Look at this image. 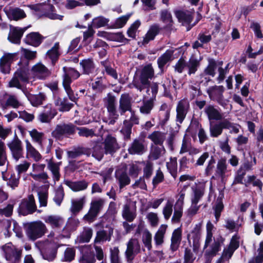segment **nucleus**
Segmentation results:
<instances>
[{
	"label": "nucleus",
	"mask_w": 263,
	"mask_h": 263,
	"mask_svg": "<svg viewBox=\"0 0 263 263\" xmlns=\"http://www.w3.org/2000/svg\"><path fill=\"white\" fill-rule=\"evenodd\" d=\"M64 73L63 74V85L69 98V99L76 102L78 98L74 95L73 91L70 87L72 78L73 79H78L80 76V73L72 68L63 67Z\"/></svg>",
	"instance_id": "obj_1"
},
{
	"label": "nucleus",
	"mask_w": 263,
	"mask_h": 263,
	"mask_svg": "<svg viewBox=\"0 0 263 263\" xmlns=\"http://www.w3.org/2000/svg\"><path fill=\"white\" fill-rule=\"evenodd\" d=\"M46 225L41 221H35L28 223L26 227V234L28 238L35 240L41 238L47 232Z\"/></svg>",
	"instance_id": "obj_2"
},
{
	"label": "nucleus",
	"mask_w": 263,
	"mask_h": 263,
	"mask_svg": "<svg viewBox=\"0 0 263 263\" xmlns=\"http://www.w3.org/2000/svg\"><path fill=\"white\" fill-rule=\"evenodd\" d=\"M205 189L204 183H199L195 187H192L193 195L191 198V205L187 210L189 215H195L199 209L200 206L197 204L204 195Z\"/></svg>",
	"instance_id": "obj_3"
},
{
	"label": "nucleus",
	"mask_w": 263,
	"mask_h": 263,
	"mask_svg": "<svg viewBox=\"0 0 263 263\" xmlns=\"http://www.w3.org/2000/svg\"><path fill=\"white\" fill-rule=\"evenodd\" d=\"M224 91L225 88L223 86L214 85L209 87L206 90V92L211 100L217 102L224 108H226L229 100L224 98L223 92Z\"/></svg>",
	"instance_id": "obj_4"
},
{
	"label": "nucleus",
	"mask_w": 263,
	"mask_h": 263,
	"mask_svg": "<svg viewBox=\"0 0 263 263\" xmlns=\"http://www.w3.org/2000/svg\"><path fill=\"white\" fill-rule=\"evenodd\" d=\"M104 203L105 200L102 198L92 200L88 213L83 218V220L88 222L95 221Z\"/></svg>",
	"instance_id": "obj_5"
},
{
	"label": "nucleus",
	"mask_w": 263,
	"mask_h": 263,
	"mask_svg": "<svg viewBox=\"0 0 263 263\" xmlns=\"http://www.w3.org/2000/svg\"><path fill=\"white\" fill-rule=\"evenodd\" d=\"M194 14L195 13L193 11L178 10L175 11V15L179 22L186 27L187 31L197 23V22L193 23Z\"/></svg>",
	"instance_id": "obj_6"
},
{
	"label": "nucleus",
	"mask_w": 263,
	"mask_h": 263,
	"mask_svg": "<svg viewBox=\"0 0 263 263\" xmlns=\"http://www.w3.org/2000/svg\"><path fill=\"white\" fill-rule=\"evenodd\" d=\"M5 256L7 260L12 263L18 262L22 256V250L16 248L11 243H8L3 247Z\"/></svg>",
	"instance_id": "obj_7"
},
{
	"label": "nucleus",
	"mask_w": 263,
	"mask_h": 263,
	"mask_svg": "<svg viewBox=\"0 0 263 263\" xmlns=\"http://www.w3.org/2000/svg\"><path fill=\"white\" fill-rule=\"evenodd\" d=\"M103 101L109 116L111 118L109 123L113 124L115 122V120L119 117L116 107V97L110 93H108L107 96L104 98Z\"/></svg>",
	"instance_id": "obj_8"
},
{
	"label": "nucleus",
	"mask_w": 263,
	"mask_h": 263,
	"mask_svg": "<svg viewBox=\"0 0 263 263\" xmlns=\"http://www.w3.org/2000/svg\"><path fill=\"white\" fill-rule=\"evenodd\" d=\"M7 146L10 151L13 158L15 160L17 161L23 157L24 149L22 142L17 137L10 141L7 144Z\"/></svg>",
	"instance_id": "obj_9"
},
{
	"label": "nucleus",
	"mask_w": 263,
	"mask_h": 263,
	"mask_svg": "<svg viewBox=\"0 0 263 263\" xmlns=\"http://www.w3.org/2000/svg\"><path fill=\"white\" fill-rule=\"evenodd\" d=\"M20 212L23 214H32L35 211L40 213L41 211L36 209L35 199L32 195H30L27 199L21 202L19 207Z\"/></svg>",
	"instance_id": "obj_10"
},
{
	"label": "nucleus",
	"mask_w": 263,
	"mask_h": 263,
	"mask_svg": "<svg viewBox=\"0 0 263 263\" xmlns=\"http://www.w3.org/2000/svg\"><path fill=\"white\" fill-rule=\"evenodd\" d=\"M76 127L72 124L58 125L52 132L53 137L60 139L63 136H68L75 133Z\"/></svg>",
	"instance_id": "obj_11"
},
{
	"label": "nucleus",
	"mask_w": 263,
	"mask_h": 263,
	"mask_svg": "<svg viewBox=\"0 0 263 263\" xmlns=\"http://www.w3.org/2000/svg\"><path fill=\"white\" fill-rule=\"evenodd\" d=\"M140 251V246L137 239H131L127 244L125 255L127 261L129 263L134 258L135 256Z\"/></svg>",
	"instance_id": "obj_12"
},
{
	"label": "nucleus",
	"mask_w": 263,
	"mask_h": 263,
	"mask_svg": "<svg viewBox=\"0 0 263 263\" xmlns=\"http://www.w3.org/2000/svg\"><path fill=\"white\" fill-rule=\"evenodd\" d=\"M16 53H5L0 59V69L4 73H8L10 70V64L14 61Z\"/></svg>",
	"instance_id": "obj_13"
},
{
	"label": "nucleus",
	"mask_w": 263,
	"mask_h": 263,
	"mask_svg": "<svg viewBox=\"0 0 263 263\" xmlns=\"http://www.w3.org/2000/svg\"><path fill=\"white\" fill-rule=\"evenodd\" d=\"M190 108V103L187 99L180 100L177 106V121L181 123L186 117Z\"/></svg>",
	"instance_id": "obj_14"
},
{
	"label": "nucleus",
	"mask_w": 263,
	"mask_h": 263,
	"mask_svg": "<svg viewBox=\"0 0 263 263\" xmlns=\"http://www.w3.org/2000/svg\"><path fill=\"white\" fill-rule=\"evenodd\" d=\"M103 144L105 154L112 155L120 148L116 138L108 135L105 138Z\"/></svg>",
	"instance_id": "obj_15"
},
{
	"label": "nucleus",
	"mask_w": 263,
	"mask_h": 263,
	"mask_svg": "<svg viewBox=\"0 0 263 263\" xmlns=\"http://www.w3.org/2000/svg\"><path fill=\"white\" fill-rule=\"evenodd\" d=\"M132 97L128 93L122 94L119 99V112L123 115L126 111H132Z\"/></svg>",
	"instance_id": "obj_16"
},
{
	"label": "nucleus",
	"mask_w": 263,
	"mask_h": 263,
	"mask_svg": "<svg viewBox=\"0 0 263 263\" xmlns=\"http://www.w3.org/2000/svg\"><path fill=\"white\" fill-rule=\"evenodd\" d=\"M223 241L224 239L221 236H219L216 239H214V241L210 246V248L205 251V255L209 258L216 256L217 253L220 250L221 247L223 245Z\"/></svg>",
	"instance_id": "obj_17"
},
{
	"label": "nucleus",
	"mask_w": 263,
	"mask_h": 263,
	"mask_svg": "<svg viewBox=\"0 0 263 263\" xmlns=\"http://www.w3.org/2000/svg\"><path fill=\"white\" fill-rule=\"evenodd\" d=\"M57 114L56 110L52 108L50 104L47 105L45 110L39 115L38 119L42 123H49Z\"/></svg>",
	"instance_id": "obj_18"
},
{
	"label": "nucleus",
	"mask_w": 263,
	"mask_h": 263,
	"mask_svg": "<svg viewBox=\"0 0 263 263\" xmlns=\"http://www.w3.org/2000/svg\"><path fill=\"white\" fill-rule=\"evenodd\" d=\"M224 119L217 122H211L209 131L212 137L216 138L221 135L222 130L225 129Z\"/></svg>",
	"instance_id": "obj_19"
},
{
	"label": "nucleus",
	"mask_w": 263,
	"mask_h": 263,
	"mask_svg": "<svg viewBox=\"0 0 263 263\" xmlns=\"http://www.w3.org/2000/svg\"><path fill=\"white\" fill-rule=\"evenodd\" d=\"M201 227L202 222H199L195 224L191 233L187 235L189 241L191 239L193 240L194 250L195 247L198 244L199 240L201 236Z\"/></svg>",
	"instance_id": "obj_20"
},
{
	"label": "nucleus",
	"mask_w": 263,
	"mask_h": 263,
	"mask_svg": "<svg viewBox=\"0 0 263 263\" xmlns=\"http://www.w3.org/2000/svg\"><path fill=\"white\" fill-rule=\"evenodd\" d=\"M154 76V70L150 65L143 67L142 69L140 80L141 84L145 86L149 84V79H152Z\"/></svg>",
	"instance_id": "obj_21"
},
{
	"label": "nucleus",
	"mask_w": 263,
	"mask_h": 263,
	"mask_svg": "<svg viewBox=\"0 0 263 263\" xmlns=\"http://www.w3.org/2000/svg\"><path fill=\"white\" fill-rule=\"evenodd\" d=\"M47 168L51 172L53 180L58 181L60 178V168L61 162H55L52 159L47 160Z\"/></svg>",
	"instance_id": "obj_22"
},
{
	"label": "nucleus",
	"mask_w": 263,
	"mask_h": 263,
	"mask_svg": "<svg viewBox=\"0 0 263 263\" xmlns=\"http://www.w3.org/2000/svg\"><path fill=\"white\" fill-rule=\"evenodd\" d=\"M29 62H24L25 66L18 68L14 73L15 76L22 82L28 83L29 79V70L28 67Z\"/></svg>",
	"instance_id": "obj_23"
},
{
	"label": "nucleus",
	"mask_w": 263,
	"mask_h": 263,
	"mask_svg": "<svg viewBox=\"0 0 263 263\" xmlns=\"http://www.w3.org/2000/svg\"><path fill=\"white\" fill-rule=\"evenodd\" d=\"M182 238V231L180 228L176 229L173 232L171 238L170 250L172 252L177 251Z\"/></svg>",
	"instance_id": "obj_24"
},
{
	"label": "nucleus",
	"mask_w": 263,
	"mask_h": 263,
	"mask_svg": "<svg viewBox=\"0 0 263 263\" xmlns=\"http://www.w3.org/2000/svg\"><path fill=\"white\" fill-rule=\"evenodd\" d=\"M45 222L50 225L52 229H59L64 223V219L60 216L50 215L44 218Z\"/></svg>",
	"instance_id": "obj_25"
},
{
	"label": "nucleus",
	"mask_w": 263,
	"mask_h": 263,
	"mask_svg": "<svg viewBox=\"0 0 263 263\" xmlns=\"http://www.w3.org/2000/svg\"><path fill=\"white\" fill-rule=\"evenodd\" d=\"M122 215L124 219L132 222L136 217V209L132 208L130 202L127 203L123 206Z\"/></svg>",
	"instance_id": "obj_26"
},
{
	"label": "nucleus",
	"mask_w": 263,
	"mask_h": 263,
	"mask_svg": "<svg viewBox=\"0 0 263 263\" xmlns=\"http://www.w3.org/2000/svg\"><path fill=\"white\" fill-rule=\"evenodd\" d=\"M204 111L209 120H221L222 119V114L213 105L206 106L204 109Z\"/></svg>",
	"instance_id": "obj_27"
},
{
	"label": "nucleus",
	"mask_w": 263,
	"mask_h": 263,
	"mask_svg": "<svg viewBox=\"0 0 263 263\" xmlns=\"http://www.w3.org/2000/svg\"><path fill=\"white\" fill-rule=\"evenodd\" d=\"M5 99H6V102L0 100V105L3 109L7 108L8 106L17 108L21 105V103L14 96L5 95Z\"/></svg>",
	"instance_id": "obj_28"
},
{
	"label": "nucleus",
	"mask_w": 263,
	"mask_h": 263,
	"mask_svg": "<svg viewBox=\"0 0 263 263\" xmlns=\"http://www.w3.org/2000/svg\"><path fill=\"white\" fill-rule=\"evenodd\" d=\"M31 70L41 79H45L51 73L50 70L41 63H37L33 66Z\"/></svg>",
	"instance_id": "obj_29"
},
{
	"label": "nucleus",
	"mask_w": 263,
	"mask_h": 263,
	"mask_svg": "<svg viewBox=\"0 0 263 263\" xmlns=\"http://www.w3.org/2000/svg\"><path fill=\"white\" fill-rule=\"evenodd\" d=\"M116 178L119 184L120 189L129 184L130 180L125 170L119 169L116 172Z\"/></svg>",
	"instance_id": "obj_30"
},
{
	"label": "nucleus",
	"mask_w": 263,
	"mask_h": 263,
	"mask_svg": "<svg viewBox=\"0 0 263 263\" xmlns=\"http://www.w3.org/2000/svg\"><path fill=\"white\" fill-rule=\"evenodd\" d=\"M227 172V164L226 160L221 159L217 162L215 170V175L216 177L220 178L223 180L226 177V173Z\"/></svg>",
	"instance_id": "obj_31"
},
{
	"label": "nucleus",
	"mask_w": 263,
	"mask_h": 263,
	"mask_svg": "<svg viewBox=\"0 0 263 263\" xmlns=\"http://www.w3.org/2000/svg\"><path fill=\"white\" fill-rule=\"evenodd\" d=\"M85 202V196H83L79 199L72 200L71 205L70 208L71 212L74 215L79 213L83 209Z\"/></svg>",
	"instance_id": "obj_32"
},
{
	"label": "nucleus",
	"mask_w": 263,
	"mask_h": 263,
	"mask_svg": "<svg viewBox=\"0 0 263 263\" xmlns=\"http://www.w3.org/2000/svg\"><path fill=\"white\" fill-rule=\"evenodd\" d=\"M26 29V28H12L9 34L8 39L9 40L13 43H18L20 41L21 38Z\"/></svg>",
	"instance_id": "obj_33"
},
{
	"label": "nucleus",
	"mask_w": 263,
	"mask_h": 263,
	"mask_svg": "<svg viewBox=\"0 0 263 263\" xmlns=\"http://www.w3.org/2000/svg\"><path fill=\"white\" fill-rule=\"evenodd\" d=\"M26 148L27 155L32 158L35 161L41 160L42 156L41 154L32 146L28 140H26Z\"/></svg>",
	"instance_id": "obj_34"
},
{
	"label": "nucleus",
	"mask_w": 263,
	"mask_h": 263,
	"mask_svg": "<svg viewBox=\"0 0 263 263\" xmlns=\"http://www.w3.org/2000/svg\"><path fill=\"white\" fill-rule=\"evenodd\" d=\"M224 197V194L222 191H219V196L217 199L214 208L216 221H218L221 215L224 206L222 203V199Z\"/></svg>",
	"instance_id": "obj_35"
},
{
	"label": "nucleus",
	"mask_w": 263,
	"mask_h": 263,
	"mask_svg": "<svg viewBox=\"0 0 263 263\" xmlns=\"http://www.w3.org/2000/svg\"><path fill=\"white\" fill-rule=\"evenodd\" d=\"M8 17L13 20H18L26 17V14L24 10L18 8H11L6 11Z\"/></svg>",
	"instance_id": "obj_36"
},
{
	"label": "nucleus",
	"mask_w": 263,
	"mask_h": 263,
	"mask_svg": "<svg viewBox=\"0 0 263 263\" xmlns=\"http://www.w3.org/2000/svg\"><path fill=\"white\" fill-rule=\"evenodd\" d=\"M65 184L74 192L84 190L88 186V183L84 180L76 182L66 180Z\"/></svg>",
	"instance_id": "obj_37"
},
{
	"label": "nucleus",
	"mask_w": 263,
	"mask_h": 263,
	"mask_svg": "<svg viewBox=\"0 0 263 263\" xmlns=\"http://www.w3.org/2000/svg\"><path fill=\"white\" fill-rule=\"evenodd\" d=\"M42 39V36L39 33L32 32L26 36L25 42L29 45L37 46L41 43Z\"/></svg>",
	"instance_id": "obj_38"
},
{
	"label": "nucleus",
	"mask_w": 263,
	"mask_h": 263,
	"mask_svg": "<svg viewBox=\"0 0 263 263\" xmlns=\"http://www.w3.org/2000/svg\"><path fill=\"white\" fill-rule=\"evenodd\" d=\"M159 31L160 28L158 26L154 25L151 26L143 38L142 44H146L150 41L154 40L155 36L159 33Z\"/></svg>",
	"instance_id": "obj_39"
},
{
	"label": "nucleus",
	"mask_w": 263,
	"mask_h": 263,
	"mask_svg": "<svg viewBox=\"0 0 263 263\" xmlns=\"http://www.w3.org/2000/svg\"><path fill=\"white\" fill-rule=\"evenodd\" d=\"M80 65L83 69V72L88 74L92 73L95 70V64L91 59H88L82 60Z\"/></svg>",
	"instance_id": "obj_40"
},
{
	"label": "nucleus",
	"mask_w": 263,
	"mask_h": 263,
	"mask_svg": "<svg viewBox=\"0 0 263 263\" xmlns=\"http://www.w3.org/2000/svg\"><path fill=\"white\" fill-rule=\"evenodd\" d=\"M252 184L254 187H257L260 192H262L263 184L261 180L258 179L255 176H248L247 180L245 182V185L246 186Z\"/></svg>",
	"instance_id": "obj_41"
},
{
	"label": "nucleus",
	"mask_w": 263,
	"mask_h": 263,
	"mask_svg": "<svg viewBox=\"0 0 263 263\" xmlns=\"http://www.w3.org/2000/svg\"><path fill=\"white\" fill-rule=\"evenodd\" d=\"M28 98L32 105L37 106L42 104L46 97L43 93H40L37 95H30Z\"/></svg>",
	"instance_id": "obj_42"
},
{
	"label": "nucleus",
	"mask_w": 263,
	"mask_h": 263,
	"mask_svg": "<svg viewBox=\"0 0 263 263\" xmlns=\"http://www.w3.org/2000/svg\"><path fill=\"white\" fill-rule=\"evenodd\" d=\"M144 150L143 143L139 140H135L128 149V152L131 154L142 153Z\"/></svg>",
	"instance_id": "obj_43"
},
{
	"label": "nucleus",
	"mask_w": 263,
	"mask_h": 263,
	"mask_svg": "<svg viewBox=\"0 0 263 263\" xmlns=\"http://www.w3.org/2000/svg\"><path fill=\"white\" fill-rule=\"evenodd\" d=\"M30 9L34 10L35 12H41L45 14V12L48 10V9H52L53 6L50 4H46L45 3H40L34 5H29L27 6Z\"/></svg>",
	"instance_id": "obj_44"
},
{
	"label": "nucleus",
	"mask_w": 263,
	"mask_h": 263,
	"mask_svg": "<svg viewBox=\"0 0 263 263\" xmlns=\"http://www.w3.org/2000/svg\"><path fill=\"white\" fill-rule=\"evenodd\" d=\"M55 105L59 107V109L61 111H69L72 106V104L68 102L67 99L58 98L55 101Z\"/></svg>",
	"instance_id": "obj_45"
},
{
	"label": "nucleus",
	"mask_w": 263,
	"mask_h": 263,
	"mask_svg": "<svg viewBox=\"0 0 263 263\" xmlns=\"http://www.w3.org/2000/svg\"><path fill=\"white\" fill-rule=\"evenodd\" d=\"M164 134L159 131H155L149 135L148 138L151 139L155 144L162 145L164 140Z\"/></svg>",
	"instance_id": "obj_46"
},
{
	"label": "nucleus",
	"mask_w": 263,
	"mask_h": 263,
	"mask_svg": "<svg viewBox=\"0 0 263 263\" xmlns=\"http://www.w3.org/2000/svg\"><path fill=\"white\" fill-rule=\"evenodd\" d=\"M93 234L91 228L85 227L79 236V241L81 242H88L90 241Z\"/></svg>",
	"instance_id": "obj_47"
},
{
	"label": "nucleus",
	"mask_w": 263,
	"mask_h": 263,
	"mask_svg": "<svg viewBox=\"0 0 263 263\" xmlns=\"http://www.w3.org/2000/svg\"><path fill=\"white\" fill-rule=\"evenodd\" d=\"M165 35H168L175 30L173 26L172 17L170 12L165 11Z\"/></svg>",
	"instance_id": "obj_48"
},
{
	"label": "nucleus",
	"mask_w": 263,
	"mask_h": 263,
	"mask_svg": "<svg viewBox=\"0 0 263 263\" xmlns=\"http://www.w3.org/2000/svg\"><path fill=\"white\" fill-rule=\"evenodd\" d=\"M224 222V227L231 231H236L241 226V224H238L237 221H235L231 218H226Z\"/></svg>",
	"instance_id": "obj_49"
},
{
	"label": "nucleus",
	"mask_w": 263,
	"mask_h": 263,
	"mask_svg": "<svg viewBox=\"0 0 263 263\" xmlns=\"http://www.w3.org/2000/svg\"><path fill=\"white\" fill-rule=\"evenodd\" d=\"M166 166L170 174L175 179L177 175V163L176 158H171L170 162H167Z\"/></svg>",
	"instance_id": "obj_50"
},
{
	"label": "nucleus",
	"mask_w": 263,
	"mask_h": 263,
	"mask_svg": "<svg viewBox=\"0 0 263 263\" xmlns=\"http://www.w3.org/2000/svg\"><path fill=\"white\" fill-rule=\"evenodd\" d=\"M110 234H108L104 230H100L96 233L95 243H100L105 241H110Z\"/></svg>",
	"instance_id": "obj_51"
},
{
	"label": "nucleus",
	"mask_w": 263,
	"mask_h": 263,
	"mask_svg": "<svg viewBox=\"0 0 263 263\" xmlns=\"http://www.w3.org/2000/svg\"><path fill=\"white\" fill-rule=\"evenodd\" d=\"M234 251L230 248H226L223 249L221 257L217 260L216 263H225L231 258Z\"/></svg>",
	"instance_id": "obj_52"
},
{
	"label": "nucleus",
	"mask_w": 263,
	"mask_h": 263,
	"mask_svg": "<svg viewBox=\"0 0 263 263\" xmlns=\"http://www.w3.org/2000/svg\"><path fill=\"white\" fill-rule=\"evenodd\" d=\"M29 134L33 141L37 143L41 147H42V141L44 137V134L43 133L39 132L35 129L29 131Z\"/></svg>",
	"instance_id": "obj_53"
},
{
	"label": "nucleus",
	"mask_w": 263,
	"mask_h": 263,
	"mask_svg": "<svg viewBox=\"0 0 263 263\" xmlns=\"http://www.w3.org/2000/svg\"><path fill=\"white\" fill-rule=\"evenodd\" d=\"M105 151L101 145L97 144L93 147L92 156L98 161H100L103 157Z\"/></svg>",
	"instance_id": "obj_54"
},
{
	"label": "nucleus",
	"mask_w": 263,
	"mask_h": 263,
	"mask_svg": "<svg viewBox=\"0 0 263 263\" xmlns=\"http://www.w3.org/2000/svg\"><path fill=\"white\" fill-rule=\"evenodd\" d=\"M199 66V61L196 58L192 57L187 63L189 74L195 73Z\"/></svg>",
	"instance_id": "obj_55"
},
{
	"label": "nucleus",
	"mask_w": 263,
	"mask_h": 263,
	"mask_svg": "<svg viewBox=\"0 0 263 263\" xmlns=\"http://www.w3.org/2000/svg\"><path fill=\"white\" fill-rule=\"evenodd\" d=\"M132 124L127 120L123 122V126L121 130V133L124 135V138L129 139L130 137Z\"/></svg>",
	"instance_id": "obj_56"
},
{
	"label": "nucleus",
	"mask_w": 263,
	"mask_h": 263,
	"mask_svg": "<svg viewBox=\"0 0 263 263\" xmlns=\"http://www.w3.org/2000/svg\"><path fill=\"white\" fill-rule=\"evenodd\" d=\"M59 44L58 43H57L54 44L53 47L47 52V54L51 60L53 64L55 62V61L58 59L59 57Z\"/></svg>",
	"instance_id": "obj_57"
},
{
	"label": "nucleus",
	"mask_w": 263,
	"mask_h": 263,
	"mask_svg": "<svg viewBox=\"0 0 263 263\" xmlns=\"http://www.w3.org/2000/svg\"><path fill=\"white\" fill-rule=\"evenodd\" d=\"M141 25V22L139 20L136 21L133 24L131 25L130 27L127 30V33L128 36L132 38H135L136 32Z\"/></svg>",
	"instance_id": "obj_58"
},
{
	"label": "nucleus",
	"mask_w": 263,
	"mask_h": 263,
	"mask_svg": "<svg viewBox=\"0 0 263 263\" xmlns=\"http://www.w3.org/2000/svg\"><path fill=\"white\" fill-rule=\"evenodd\" d=\"M78 135L81 137H92L96 135L95 131L92 129H88L86 127H77Z\"/></svg>",
	"instance_id": "obj_59"
},
{
	"label": "nucleus",
	"mask_w": 263,
	"mask_h": 263,
	"mask_svg": "<svg viewBox=\"0 0 263 263\" xmlns=\"http://www.w3.org/2000/svg\"><path fill=\"white\" fill-rule=\"evenodd\" d=\"M7 157L6 146L4 142L0 140V166H4L6 163Z\"/></svg>",
	"instance_id": "obj_60"
},
{
	"label": "nucleus",
	"mask_w": 263,
	"mask_h": 263,
	"mask_svg": "<svg viewBox=\"0 0 263 263\" xmlns=\"http://www.w3.org/2000/svg\"><path fill=\"white\" fill-rule=\"evenodd\" d=\"M196 258V256L194 254L191 249L189 248L185 249L183 263H193Z\"/></svg>",
	"instance_id": "obj_61"
},
{
	"label": "nucleus",
	"mask_w": 263,
	"mask_h": 263,
	"mask_svg": "<svg viewBox=\"0 0 263 263\" xmlns=\"http://www.w3.org/2000/svg\"><path fill=\"white\" fill-rule=\"evenodd\" d=\"M250 28L254 31L255 36L258 39L263 37V34L260 29V25L257 22L252 21L250 25Z\"/></svg>",
	"instance_id": "obj_62"
},
{
	"label": "nucleus",
	"mask_w": 263,
	"mask_h": 263,
	"mask_svg": "<svg viewBox=\"0 0 263 263\" xmlns=\"http://www.w3.org/2000/svg\"><path fill=\"white\" fill-rule=\"evenodd\" d=\"M164 235V229L161 226L157 232L154 237V240L157 245H161L163 242Z\"/></svg>",
	"instance_id": "obj_63"
},
{
	"label": "nucleus",
	"mask_w": 263,
	"mask_h": 263,
	"mask_svg": "<svg viewBox=\"0 0 263 263\" xmlns=\"http://www.w3.org/2000/svg\"><path fill=\"white\" fill-rule=\"evenodd\" d=\"M80 263H95L96 259L90 252L83 254L80 259Z\"/></svg>",
	"instance_id": "obj_64"
}]
</instances>
